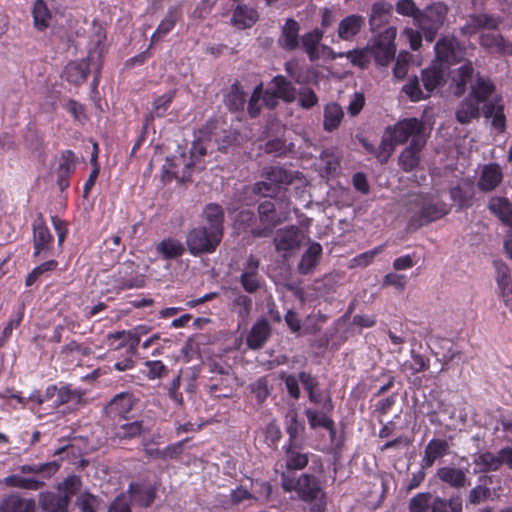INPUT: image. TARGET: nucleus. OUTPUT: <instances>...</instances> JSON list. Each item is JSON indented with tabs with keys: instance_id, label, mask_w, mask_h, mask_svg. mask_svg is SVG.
I'll list each match as a JSON object with an SVG mask.
<instances>
[{
	"instance_id": "4",
	"label": "nucleus",
	"mask_w": 512,
	"mask_h": 512,
	"mask_svg": "<svg viewBox=\"0 0 512 512\" xmlns=\"http://www.w3.org/2000/svg\"><path fill=\"white\" fill-rule=\"evenodd\" d=\"M261 176L264 180L253 185V192L264 197L276 195L280 189L291 185L296 178L293 171L282 166L264 167Z\"/></svg>"
},
{
	"instance_id": "2",
	"label": "nucleus",
	"mask_w": 512,
	"mask_h": 512,
	"mask_svg": "<svg viewBox=\"0 0 512 512\" xmlns=\"http://www.w3.org/2000/svg\"><path fill=\"white\" fill-rule=\"evenodd\" d=\"M280 478L284 492H295L299 500L309 504L310 512H326L327 496L318 477L303 473L296 479L282 472Z\"/></svg>"
},
{
	"instance_id": "41",
	"label": "nucleus",
	"mask_w": 512,
	"mask_h": 512,
	"mask_svg": "<svg viewBox=\"0 0 512 512\" xmlns=\"http://www.w3.org/2000/svg\"><path fill=\"white\" fill-rule=\"evenodd\" d=\"M344 117V112L342 107L335 103H328L324 107V119H323V128L325 131L332 132L336 130L341 124Z\"/></svg>"
},
{
	"instance_id": "62",
	"label": "nucleus",
	"mask_w": 512,
	"mask_h": 512,
	"mask_svg": "<svg viewBox=\"0 0 512 512\" xmlns=\"http://www.w3.org/2000/svg\"><path fill=\"white\" fill-rule=\"evenodd\" d=\"M263 83L256 85L252 91L247 105V112L251 118H256L261 112L260 101L262 100Z\"/></svg>"
},
{
	"instance_id": "32",
	"label": "nucleus",
	"mask_w": 512,
	"mask_h": 512,
	"mask_svg": "<svg viewBox=\"0 0 512 512\" xmlns=\"http://www.w3.org/2000/svg\"><path fill=\"white\" fill-rule=\"evenodd\" d=\"M257 220L258 216L253 211L244 209L236 215L234 225L239 231L249 233L254 238H264L263 235H259L256 231L261 229Z\"/></svg>"
},
{
	"instance_id": "49",
	"label": "nucleus",
	"mask_w": 512,
	"mask_h": 512,
	"mask_svg": "<svg viewBox=\"0 0 512 512\" xmlns=\"http://www.w3.org/2000/svg\"><path fill=\"white\" fill-rule=\"evenodd\" d=\"M431 512H462V499L460 496L451 497L448 500L435 497L431 504Z\"/></svg>"
},
{
	"instance_id": "34",
	"label": "nucleus",
	"mask_w": 512,
	"mask_h": 512,
	"mask_svg": "<svg viewBox=\"0 0 512 512\" xmlns=\"http://www.w3.org/2000/svg\"><path fill=\"white\" fill-rule=\"evenodd\" d=\"M321 255L322 246L317 242L310 244L307 250L303 253L298 264L299 273L302 275H308L312 273L315 267L318 265Z\"/></svg>"
},
{
	"instance_id": "6",
	"label": "nucleus",
	"mask_w": 512,
	"mask_h": 512,
	"mask_svg": "<svg viewBox=\"0 0 512 512\" xmlns=\"http://www.w3.org/2000/svg\"><path fill=\"white\" fill-rule=\"evenodd\" d=\"M323 38V29L315 27L301 35L298 49H300L312 63L320 59L335 60L341 58L343 54H337L332 47L323 44Z\"/></svg>"
},
{
	"instance_id": "31",
	"label": "nucleus",
	"mask_w": 512,
	"mask_h": 512,
	"mask_svg": "<svg viewBox=\"0 0 512 512\" xmlns=\"http://www.w3.org/2000/svg\"><path fill=\"white\" fill-rule=\"evenodd\" d=\"M0 512H36V503L33 499L10 494L1 501Z\"/></svg>"
},
{
	"instance_id": "35",
	"label": "nucleus",
	"mask_w": 512,
	"mask_h": 512,
	"mask_svg": "<svg viewBox=\"0 0 512 512\" xmlns=\"http://www.w3.org/2000/svg\"><path fill=\"white\" fill-rule=\"evenodd\" d=\"M40 504L45 512H68V495L46 492L40 495Z\"/></svg>"
},
{
	"instance_id": "39",
	"label": "nucleus",
	"mask_w": 512,
	"mask_h": 512,
	"mask_svg": "<svg viewBox=\"0 0 512 512\" xmlns=\"http://www.w3.org/2000/svg\"><path fill=\"white\" fill-rule=\"evenodd\" d=\"M156 251L164 260H174L184 254L185 246L179 240L168 237L157 244Z\"/></svg>"
},
{
	"instance_id": "11",
	"label": "nucleus",
	"mask_w": 512,
	"mask_h": 512,
	"mask_svg": "<svg viewBox=\"0 0 512 512\" xmlns=\"http://www.w3.org/2000/svg\"><path fill=\"white\" fill-rule=\"evenodd\" d=\"M386 131L391 135L398 144H404L413 138H423L421 134L424 132V123L417 118H406L398 121L394 125H389Z\"/></svg>"
},
{
	"instance_id": "42",
	"label": "nucleus",
	"mask_w": 512,
	"mask_h": 512,
	"mask_svg": "<svg viewBox=\"0 0 512 512\" xmlns=\"http://www.w3.org/2000/svg\"><path fill=\"white\" fill-rule=\"evenodd\" d=\"M480 484L476 485L469 492L467 502L472 505H478L491 497V489L489 484L492 483V476L479 477Z\"/></svg>"
},
{
	"instance_id": "60",
	"label": "nucleus",
	"mask_w": 512,
	"mask_h": 512,
	"mask_svg": "<svg viewBox=\"0 0 512 512\" xmlns=\"http://www.w3.org/2000/svg\"><path fill=\"white\" fill-rule=\"evenodd\" d=\"M58 262L56 260H48L36 266L26 277L25 284L30 287L46 272L53 271L57 268Z\"/></svg>"
},
{
	"instance_id": "20",
	"label": "nucleus",
	"mask_w": 512,
	"mask_h": 512,
	"mask_svg": "<svg viewBox=\"0 0 512 512\" xmlns=\"http://www.w3.org/2000/svg\"><path fill=\"white\" fill-rule=\"evenodd\" d=\"M271 336V326L267 319L257 320L251 327L247 337L246 344L252 350L261 349Z\"/></svg>"
},
{
	"instance_id": "24",
	"label": "nucleus",
	"mask_w": 512,
	"mask_h": 512,
	"mask_svg": "<svg viewBox=\"0 0 512 512\" xmlns=\"http://www.w3.org/2000/svg\"><path fill=\"white\" fill-rule=\"evenodd\" d=\"M449 453V443L445 439L432 438L424 449V455L421 460L423 469L430 468L434 463Z\"/></svg>"
},
{
	"instance_id": "16",
	"label": "nucleus",
	"mask_w": 512,
	"mask_h": 512,
	"mask_svg": "<svg viewBox=\"0 0 512 512\" xmlns=\"http://www.w3.org/2000/svg\"><path fill=\"white\" fill-rule=\"evenodd\" d=\"M300 30L301 26L297 20L287 18L280 29L278 38L279 47L288 52L297 50L301 37Z\"/></svg>"
},
{
	"instance_id": "48",
	"label": "nucleus",
	"mask_w": 512,
	"mask_h": 512,
	"mask_svg": "<svg viewBox=\"0 0 512 512\" xmlns=\"http://www.w3.org/2000/svg\"><path fill=\"white\" fill-rule=\"evenodd\" d=\"M3 483L7 487L20 488L26 490H38L44 486V482L32 477H22L19 475H9L4 478Z\"/></svg>"
},
{
	"instance_id": "8",
	"label": "nucleus",
	"mask_w": 512,
	"mask_h": 512,
	"mask_svg": "<svg viewBox=\"0 0 512 512\" xmlns=\"http://www.w3.org/2000/svg\"><path fill=\"white\" fill-rule=\"evenodd\" d=\"M222 238L223 235L218 231H212L205 226L195 227L187 233V249L193 256L211 254L216 251Z\"/></svg>"
},
{
	"instance_id": "5",
	"label": "nucleus",
	"mask_w": 512,
	"mask_h": 512,
	"mask_svg": "<svg viewBox=\"0 0 512 512\" xmlns=\"http://www.w3.org/2000/svg\"><path fill=\"white\" fill-rule=\"evenodd\" d=\"M448 7L443 2H434L421 9L415 26L427 42H433L447 19Z\"/></svg>"
},
{
	"instance_id": "56",
	"label": "nucleus",
	"mask_w": 512,
	"mask_h": 512,
	"mask_svg": "<svg viewBox=\"0 0 512 512\" xmlns=\"http://www.w3.org/2000/svg\"><path fill=\"white\" fill-rule=\"evenodd\" d=\"M432 494L430 492H421L414 495L408 505L410 512H427L431 510Z\"/></svg>"
},
{
	"instance_id": "36",
	"label": "nucleus",
	"mask_w": 512,
	"mask_h": 512,
	"mask_svg": "<svg viewBox=\"0 0 512 512\" xmlns=\"http://www.w3.org/2000/svg\"><path fill=\"white\" fill-rule=\"evenodd\" d=\"M258 18V12L254 8L240 4L233 11L232 23L239 29H247L251 28Z\"/></svg>"
},
{
	"instance_id": "21",
	"label": "nucleus",
	"mask_w": 512,
	"mask_h": 512,
	"mask_svg": "<svg viewBox=\"0 0 512 512\" xmlns=\"http://www.w3.org/2000/svg\"><path fill=\"white\" fill-rule=\"evenodd\" d=\"M76 168L75 153L72 150H64L61 153L60 164L57 168V185L61 191L70 186V176Z\"/></svg>"
},
{
	"instance_id": "23",
	"label": "nucleus",
	"mask_w": 512,
	"mask_h": 512,
	"mask_svg": "<svg viewBox=\"0 0 512 512\" xmlns=\"http://www.w3.org/2000/svg\"><path fill=\"white\" fill-rule=\"evenodd\" d=\"M487 209L504 226H512V202L505 196H492L488 200Z\"/></svg>"
},
{
	"instance_id": "17",
	"label": "nucleus",
	"mask_w": 512,
	"mask_h": 512,
	"mask_svg": "<svg viewBox=\"0 0 512 512\" xmlns=\"http://www.w3.org/2000/svg\"><path fill=\"white\" fill-rule=\"evenodd\" d=\"M130 501L140 507H150L157 495V487L153 484L131 482L127 490Z\"/></svg>"
},
{
	"instance_id": "1",
	"label": "nucleus",
	"mask_w": 512,
	"mask_h": 512,
	"mask_svg": "<svg viewBox=\"0 0 512 512\" xmlns=\"http://www.w3.org/2000/svg\"><path fill=\"white\" fill-rule=\"evenodd\" d=\"M406 207L411 213L407 227L412 231L444 218L451 210L446 202L429 192L411 194Z\"/></svg>"
},
{
	"instance_id": "37",
	"label": "nucleus",
	"mask_w": 512,
	"mask_h": 512,
	"mask_svg": "<svg viewBox=\"0 0 512 512\" xmlns=\"http://www.w3.org/2000/svg\"><path fill=\"white\" fill-rule=\"evenodd\" d=\"M271 89L285 103H292L296 98V88L292 82L283 75H276L271 79Z\"/></svg>"
},
{
	"instance_id": "7",
	"label": "nucleus",
	"mask_w": 512,
	"mask_h": 512,
	"mask_svg": "<svg viewBox=\"0 0 512 512\" xmlns=\"http://www.w3.org/2000/svg\"><path fill=\"white\" fill-rule=\"evenodd\" d=\"M466 51L465 43L454 34L442 35L434 45V61L449 69L450 66L461 63L465 59Z\"/></svg>"
},
{
	"instance_id": "12",
	"label": "nucleus",
	"mask_w": 512,
	"mask_h": 512,
	"mask_svg": "<svg viewBox=\"0 0 512 512\" xmlns=\"http://www.w3.org/2000/svg\"><path fill=\"white\" fill-rule=\"evenodd\" d=\"M33 256L38 257L47 253L53 247L54 237L45 223L42 213H38L32 223Z\"/></svg>"
},
{
	"instance_id": "13",
	"label": "nucleus",
	"mask_w": 512,
	"mask_h": 512,
	"mask_svg": "<svg viewBox=\"0 0 512 512\" xmlns=\"http://www.w3.org/2000/svg\"><path fill=\"white\" fill-rule=\"evenodd\" d=\"M449 69L436 61H432L430 65L421 71V82L426 92V97L443 87L446 84Z\"/></svg>"
},
{
	"instance_id": "40",
	"label": "nucleus",
	"mask_w": 512,
	"mask_h": 512,
	"mask_svg": "<svg viewBox=\"0 0 512 512\" xmlns=\"http://www.w3.org/2000/svg\"><path fill=\"white\" fill-rule=\"evenodd\" d=\"M204 217L209 224L210 230L220 232L221 235L224 233V210L216 203H210L205 206L203 211Z\"/></svg>"
},
{
	"instance_id": "50",
	"label": "nucleus",
	"mask_w": 512,
	"mask_h": 512,
	"mask_svg": "<svg viewBox=\"0 0 512 512\" xmlns=\"http://www.w3.org/2000/svg\"><path fill=\"white\" fill-rule=\"evenodd\" d=\"M450 197L458 205V208L462 210L472 206L474 192L471 189H465L457 185L450 189Z\"/></svg>"
},
{
	"instance_id": "38",
	"label": "nucleus",
	"mask_w": 512,
	"mask_h": 512,
	"mask_svg": "<svg viewBox=\"0 0 512 512\" xmlns=\"http://www.w3.org/2000/svg\"><path fill=\"white\" fill-rule=\"evenodd\" d=\"M437 476L442 482L453 488L460 489L466 486L467 476L462 469L449 466L441 467L437 470Z\"/></svg>"
},
{
	"instance_id": "51",
	"label": "nucleus",
	"mask_w": 512,
	"mask_h": 512,
	"mask_svg": "<svg viewBox=\"0 0 512 512\" xmlns=\"http://www.w3.org/2000/svg\"><path fill=\"white\" fill-rule=\"evenodd\" d=\"M340 54H343L342 57H346L353 66L361 69L368 68L371 61V54L368 46L362 49L341 52Z\"/></svg>"
},
{
	"instance_id": "33",
	"label": "nucleus",
	"mask_w": 512,
	"mask_h": 512,
	"mask_svg": "<svg viewBox=\"0 0 512 512\" xmlns=\"http://www.w3.org/2000/svg\"><path fill=\"white\" fill-rule=\"evenodd\" d=\"M480 104L471 97L466 96L456 109V120L462 125H467L472 120L478 119L480 117Z\"/></svg>"
},
{
	"instance_id": "45",
	"label": "nucleus",
	"mask_w": 512,
	"mask_h": 512,
	"mask_svg": "<svg viewBox=\"0 0 512 512\" xmlns=\"http://www.w3.org/2000/svg\"><path fill=\"white\" fill-rule=\"evenodd\" d=\"M391 10L392 6L384 1H379L373 4L369 18L372 31L380 28L385 22L388 21Z\"/></svg>"
},
{
	"instance_id": "22",
	"label": "nucleus",
	"mask_w": 512,
	"mask_h": 512,
	"mask_svg": "<svg viewBox=\"0 0 512 512\" xmlns=\"http://www.w3.org/2000/svg\"><path fill=\"white\" fill-rule=\"evenodd\" d=\"M479 45L490 53L512 55V43L505 41L499 33H482L479 36Z\"/></svg>"
},
{
	"instance_id": "30",
	"label": "nucleus",
	"mask_w": 512,
	"mask_h": 512,
	"mask_svg": "<svg viewBox=\"0 0 512 512\" xmlns=\"http://www.w3.org/2000/svg\"><path fill=\"white\" fill-rule=\"evenodd\" d=\"M182 17V11L179 7H170L167 10L165 17L159 23L157 29L153 32L151 36V43H156L160 39L164 38L168 33H170L177 22Z\"/></svg>"
},
{
	"instance_id": "14",
	"label": "nucleus",
	"mask_w": 512,
	"mask_h": 512,
	"mask_svg": "<svg viewBox=\"0 0 512 512\" xmlns=\"http://www.w3.org/2000/svg\"><path fill=\"white\" fill-rule=\"evenodd\" d=\"M260 259L250 254L243 264L242 273L239 281L242 288L247 293H255L261 287V277L259 275Z\"/></svg>"
},
{
	"instance_id": "29",
	"label": "nucleus",
	"mask_w": 512,
	"mask_h": 512,
	"mask_svg": "<svg viewBox=\"0 0 512 512\" xmlns=\"http://www.w3.org/2000/svg\"><path fill=\"white\" fill-rule=\"evenodd\" d=\"M274 245L278 252H289L299 247V230L295 226L277 232L274 237Z\"/></svg>"
},
{
	"instance_id": "47",
	"label": "nucleus",
	"mask_w": 512,
	"mask_h": 512,
	"mask_svg": "<svg viewBox=\"0 0 512 512\" xmlns=\"http://www.w3.org/2000/svg\"><path fill=\"white\" fill-rule=\"evenodd\" d=\"M175 96L176 90L172 89L155 98V100L152 102V108L150 110L151 119L164 117L170 108Z\"/></svg>"
},
{
	"instance_id": "28",
	"label": "nucleus",
	"mask_w": 512,
	"mask_h": 512,
	"mask_svg": "<svg viewBox=\"0 0 512 512\" xmlns=\"http://www.w3.org/2000/svg\"><path fill=\"white\" fill-rule=\"evenodd\" d=\"M365 24V18L361 15H348L343 18L339 25L337 34L341 40L350 41L358 35Z\"/></svg>"
},
{
	"instance_id": "53",
	"label": "nucleus",
	"mask_w": 512,
	"mask_h": 512,
	"mask_svg": "<svg viewBox=\"0 0 512 512\" xmlns=\"http://www.w3.org/2000/svg\"><path fill=\"white\" fill-rule=\"evenodd\" d=\"M397 143L391 135L384 130L379 147L376 148V158L381 164L387 163L390 156L393 154Z\"/></svg>"
},
{
	"instance_id": "10",
	"label": "nucleus",
	"mask_w": 512,
	"mask_h": 512,
	"mask_svg": "<svg viewBox=\"0 0 512 512\" xmlns=\"http://www.w3.org/2000/svg\"><path fill=\"white\" fill-rule=\"evenodd\" d=\"M257 216L261 229L256 231L264 238L272 235L274 229L287 219V214L279 211L271 200H264L258 204Z\"/></svg>"
},
{
	"instance_id": "55",
	"label": "nucleus",
	"mask_w": 512,
	"mask_h": 512,
	"mask_svg": "<svg viewBox=\"0 0 512 512\" xmlns=\"http://www.w3.org/2000/svg\"><path fill=\"white\" fill-rule=\"evenodd\" d=\"M305 415L312 429H316L318 427L330 429L332 428V418L323 411L316 409H306Z\"/></svg>"
},
{
	"instance_id": "59",
	"label": "nucleus",
	"mask_w": 512,
	"mask_h": 512,
	"mask_svg": "<svg viewBox=\"0 0 512 512\" xmlns=\"http://www.w3.org/2000/svg\"><path fill=\"white\" fill-rule=\"evenodd\" d=\"M251 394L254 396L258 405H261L270 395L268 380L266 377H260L249 386Z\"/></svg>"
},
{
	"instance_id": "58",
	"label": "nucleus",
	"mask_w": 512,
	"mask_h": 512,
	"mask_svg": "<svg viewBox=\"0 0 512 512\" xmlns=\"http://www.w3.org/2000/svg\"><path fill=\"white\" fill-rule=\"evenodd\" d=\"M284 70L296 84L305 85L309 82L304 68L296 60H289L284 63Z\"/></svg>"
},
{
	"instance_id": "44",
	"label": "nucleus",
	"mask_w": 512,
	"mask_h": 512,
	"mask_svg": "<svg viewBox=\"0 0 512 512\" xmlns=\"http://www.w3.org/2000/svg\"><path fill=\"white\" fill-rule=\"evenodd\" d=\"M484 117L489 119L492 118V126L499 132L502 133L506 128V117L504 115L503 105L489 102L484 105Z\"/></svg>"
},
{
	"instance_id": "27",
	"label": "nucleus",
	"mask_w": 512,
	"mask_h": 512,
	"mask_svg": "<svg viewBox=\"0 0 512 512\" xmlns=\"http://www.w3.org/2000/svg\"><path fill=\"white\" fill-rule=\"evenodd\" d=\"M109 347L114 350H119L128 346L130 353L135 354L137 352L138 345L140 343V337L131 331H117L110 333L108 336Z\"/></svg>"
},
{
	"instance_id": "9",
	"label": "nucleus",
	"mask_w": 512,
	"mask_h": 512,
	"mask_svg": "<svg viewBox=\"0 0 512 512\" xmlns=\"http://www.w3.org/2000/svg\"><path fill=\"white\" fill-rule=\"evenodd\" d=\"M396 30L392 27L385 29L380 33L369 47L371 57L381 66L388 65L395 57Z\"/></svg>"
},
{
	"instance_id": "25",
	"label": "nucleus",
	"mask_w": 512,
	"mask_h": 512,
	"mask_svg": "<svg viewBox=\"0 0 512 512\" xmlns=\"http://www.w3.org/2000/svg\"><path fill=\"white\" fill-rule=\"evenodd\" d=\"M286 472L303 470L309 463V453L301 452L296 445L285 444L283 446Z\"/></svg>"
},
{
	"instance_id": "3",
	"label": "nucleus",
	"mask_w": 512,
	"mask_h": 512,
	"mask_svg": "<svg viewBox=\"0 0 512 512\" xmlns=\"http://www.w3.org/2000/svg\"><path fill=\"white\" fill-rule=\"evenodd\" d=\"M453 83V94L456 97H462L467 91V85L470 83L467 96L479 103H488L489 98L494 94L496 87L490 77L484 76L479 72L474 74V67L470 60L464 62L456 69Z\"/></svg>"
},
{
	"instance_id": "57",
	"label": "nucleus",
	"mask_w": 512,
	"mask_h": 512,
	"mask_svg": "<svg viewBox=\"0 0 512 512\" xmlns=\"http://www.w3.org/2000/svg\"><path fill=\"white\" fill-rule=\"evenodd\" d=\"M410 356L411 361L405 362L403 366L406 370H409L411 374L415 375L429 369L430 361L428 358H425L423 355L417 353L415 350H411Z\"/></svg>"
},
{
	"instance_id": "52",
	"label": "nucleus",
	"mask_w": 512,
	"mask_h": 512,
	"mask_svg": "<svg viewBox=\"0 0 512 512\" xmlns=\"http://www.w3.org/2000/svg\"><path fill=\"white\" fill-rule=\"evenodd\" d=\"M142 433L143 421L137 420L120 425L115 433V436L119 440H131L141 436Z\"/></svg>"
},
{
	"instance_id": "64",
	"label": "nucleus",
	"mask_w": 512,
	"mask_h": 512,
	"mask_svg": "<svg viewBox=\"0 0 512 512\" xmlns=\"http://www.w3.org/2000/svg\"><path fill=\"white\" fill-rule=\"evenodd\" d=\"M319 102V98L312 88L302 87L298 90V105L303 109H311Z\"/></svg>"
},
{
	"instance_id": "18",
	"label": "nucleus",
	"mask_w": 512,
	"mask_h": 512,
	"mask_svg": "<svg viewBox=\"0 0 512 512\" xmlns=\"http://www.w3.org/2000/svg\"><path fill=\"white\" fill-rule=\"evenodd\" d=\"M503 177V171L499 164H486L483 166L477 180V188L484 193L492 192L502 183Z\"/></svg>"
},
{
	"instance_id": "46",
	"label": "nucleus",
	"mask_w": 512,
	"mask_h": 512,
	"mask_svg": "<svg viewBox=\"0 0 512 512\" xmlns=\"http://www.w3.org/2000/svg\"><path fill=\"white\" fill-rule=\"evenodd\" d=\"M34 26L39 31H44L49 27L51 12L44 0H36L32 9Z\"/></svg>"
},
{
	"instance_id": "26",
	"label": "nucleus",
	"mask_w": 512,
	"mask_h": 512,
	"mask_svg": "<svg viewBox=\"0 0 512 512\" xmlns=\"http://www.w3.org/2000/svg\"><path fill=\"white\" fill-rule=\"evenodd\" d=\"M63 74L69 83L79 86L87 80L90 74V63L88 59L70 61L65 66Z\"/></svg>"
},
{
	"instance_id": "19",
	"label": "nucleus",
	"mask_w": 512,
	"mask_h": 512,
	"mask_svg": "<svg viewBox=\"0 0 512 512\" xmlns=\"http://www.w3.org/2000/svg\"><path fill=\"white\" fill-rule=\"evenodd\" d=\"M425 146L423 138H413L399 155V166L404 172H411L416 169L420 163V152Z\"/></svg>"
},
{
	"instance_id": "43",
	"label": "nucleus",
	"mask_w": 512,
	"mask_h": 512,
	"mask_svg": "<svg viewBox=\"0 0 512 512\" xmlns=\"http://www.w3.org/2000/svg\"><path fill=\"white\" fill-rule=\"evenodd\" d=\"M225 104L230 111H241L246 104V94L241 84L236 81L230 87L228 94L225 97Z\"/></svg>"
},
{
	"instance_id": "54",
	"label": "nucleus",
	"mask_w": 512,
	"mask_h": 512,
	"mask_svg": "<svg viewBox=\"0 0 512 512\" xmlns=\"http://www.w3.org/2000/svg\"><path fill=\"white\" fill-rule=\"evenodd\" d=\"M474 464L480 468L481 472L497 471L501 467L498 454L492 452H483L474 458Z\"/></svg>"
},
{
	"instance_id": "61",
	"label": "nucleus",
	"mask_w": 512,
	"mask_h": 512,
	"mask_svg": "<svg viewBox=\"0 0 512 512\" xmlns=\"http://www.w3.org/2000/svg\"><path fill=\"white\" fill-rule=\"evenodd\" d=\"M293 144H286V141L280 138L271 139L265 144V151L268 154H274L277 157L286 156L292 151Z\"/></svg>"
},
{
	"instance_id": "15",
	"label": "nucleus",
	"mask_w": 512,
	"mask_h": 512,
	"mask_svg": "<svg viewBox=\"0 0 512 512\" xmlns=\"http://www.w3.org/2000/svg\"><path fill=\"white\" fill-rule=\"evenodd\" d=\"M134 406V397L131 393L121 392L116 394L106 405L105 413L115 420L117 418L127 420Z\"/></svg>"
},
{
	"instance_id": "63",
	"label": "nucleus",
	"mask_w": 512,
	"mask_h": 512,
	"mask_svg": "<svg viewBox=\"0 0 512 512\" xmlns=\"http://www.w3.org/2000/svg\"><path fill=\"white\" fill-rule=\"evenodd\" d=\"M402 90L413 102L427 98L426 92L424 93L420 88V81L417 76L410 78Z\"/></svg>"
}]
</instances>
